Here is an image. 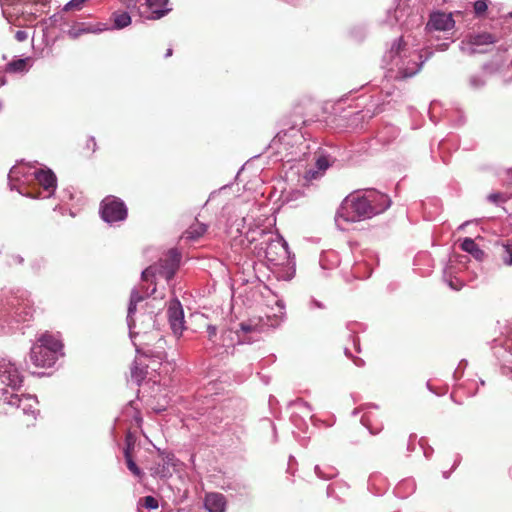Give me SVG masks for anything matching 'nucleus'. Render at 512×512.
I'll list each match as a JSON object with an SVG mask.
<instances>
[{
  "label": "nucleus",
  "mask_w": 512,
  "mask_h": 512,
  "mask_svg": "<svg viewBox=\"0 0 512 512\" xmlns=\"http://www.w3.org/2000/svg\"><path fill=\"white\" fill-rule=\"evenodd\" d=\"M497 37L488 32L470 34L467 36V43L474 47L473 52H484L482 46L492 45L497 42Z\"/></svg>",
  "instance_id": "obj_10"
},
{
  "label": "nucleus",
  "mask_w": 512,
  "mask_h": 512,
  "mask_svg": "<svg viewBox=\"0 0 512 512\" xmlns=\"http://www.w3.org/2000/svg\"><path fill=\"white\" fill-rule=\"evenodd\" d=\"M227 507L226 497L219 492H208L204 497V508L208 512H225Z\"/></svg>",
  "instance_id": "obj_9"
},
{
  "label": "nucleus",
  "mask_w": 512,
  "mask_h": 512,
  "mask_svg": "<svg viewBox=\"0 0 512 512\" xmlns=\"http://www.w3.org/2000/svg\"><path fill=\"white\" fill-rule=\"evenodd\" d=\"M141 501L142 505L148 510H155L159 507L158 501L153 496H145Z\"/></svg>",
  "instance_id": "obj_28"
},
{
  "label": "nucleus",
  "mask_w": 512,
  "mask_h": 512,
  "mask_svg": "<svg viewBox=\"0 0 512 512\" xmlns=\"http://www.w3.org/2000/svg\"><path fill=\"white\" fill-rule=\"evenodd\" d=\"M92 32L90 27L85 26L84 23L73 25L68 31L67 35L71 39H77L81 35Z\"/></svg>",
  "instance_id": "obj_19"
},
{
  "label": "nucleus",
  "mask_w": 512,
  "mask_h": 512,
  "mask_svg": "<svg viewBox=\"0 0 512 512\" xmlns=\"http://www.w3.org/2000/svg\"><path fill=\"white\" fill-rule=\"evenodd\" d=\"M38 410H30V412L27 414V416L20 415V413H16L15 420L17 424L21 428H30L35 426Z\"/></svg>",
  "instance_id": "obj_16"
},
{
  "label": "nucleus",
  "mask_w": 512,
  "mask_h": 512,
  "mask_svg": "<svg viewBox=\"0 0 512 512\" xmlns=\"http://www.w3.org/2000/svg\"><path fill=\"white\" fill-rule=\"evenodd\" d=\"M2 108V103L0 102V109Z\"/></svg>",
  "instance_id": "obj_43"
},
{
  "label": "nucleus",
  "mask_w": 512,
  "mask_h": 512,
  "mask_svg": "<svg viewBox=\"0 0 512 512\" xmlns=\"http://www.w3.org/2000/svg\"><path fill=\"white\" fill-rule=\"evenodd\" d=\"M240 327H241V330H242V331H244V332H249V331H251V327H250V326H248V325H246V324H244V323H241V324H240Z\"/></svg>",
  "instance_id": "obj_40"
},
{
  "label": "nucleus",
  "mask_w": 512,
  "mask_h": 512,
  "mask_svg": "<svg viewBox=\"0 0 512 512\" xmlns=\"http://www.w3.org/2000/svg\"><path fill=\"white\" fill-rule=\"evenodd\" d=\"M330 166L329 160L324 155H319L313 165L307 166L303 171L300 181L302 185H309L312 181L319 179Z\"/></svg>",
  "instance_id": "obj_6"
},
{
  "label": "nucleus",
  "mask_w": 512,
  "mask_h": 512,
  "mask_svg": "<svg viewBox=\"0 0 512 512\" xmlns=\"http://www.w3.org/2000/svg\"><path fill=\"white\" fill-rule=\"evenodd\" d=\"M167 4L168 0H146V6L151 12L148 18L156 20L166 15L170 11Z\"/></svg>",
  "instance_id": "obj_12"
},
{
  "label": "nucleus",
  "mask_w": 512,
  "mask_h": 512,
  "mask_svg": "<svg viewBox=\"0 0 512 512\" xmlns=\"http://www.w3.org/2000/svg\"><path fill=\"white\" fill-rule=\"evenodd\" d=\"M155 338H157L156 343L158 344V348L163 350V348H164L163 345L165 343L164 339L162 337H160L158 333H156Z\"/></svg>",
  "instance_id": "obj_38"
},
{
  "label": "nucleus",
  "mask_w": 512,
  "mask_h": 512,
  "mask_svg": "<svg viewBox=\"0 0 512 512\" xmlns=\"http://www.w3.org/2000/svg\"><path fill=\"white\" fill-rule=\"evenodd\" d=\"M152 476H159L161 478L167 477L169 474L168 469L164 464H156L155 466L150 467Z\"/></svg>",
  "instance_id": "obj_27"
},
{
  "label": "nucleus",
  "mask_w": 512,
  "mask_h": 512,
  "mask_svg": "<svg viewBox=\"0 0 512 512\" xmlns=\"http://www.w3.org/2000/svg\"><path fill=\"white\" fill-rule=\"evenodd\" d=\"M502 262L507 265H512V241H507L502 245V252L500 254Z\"/></svg>",
  "instance_id": "obj_21"
},
{
  "label": "nucleus",
  "mask_w": 512,
  "mask_h": 512,
  "mask_svg": "<svg viewBox=\"0 0 512 512\" xmlns=\"http://www.w3.org/2000/svg\"><path fill=\"white\" fill-rule=\"evenodd\" d=\"M127 8H135L138 0H120Z\"/></svg>",
  "instance_id": "obj_36"
},
{
  "label": "nucleus",
  "mask_w": 512,
  "mask_h": 512,
  "mask_svg": "<svg viewBox=\"0 0 512 512\" xmlns=\"http://www.w3.org/2000/svg\"><path fill=\"white\" fill-rule=\"evenodd\" d=\"M405 42L403 41L402 38L399 39V43H398V47H397V53L400 52L401 49H403V47L405 46Z\"/></svg>",
  "instance_id": "obj_39"
},
{
  "label": "nucleus",
  "mask_w": 512,
  "mask_h": 512,
  "mask_svg": "<svg viewBox=\"0 0 512 512\" xmlns=\"http://www.w3.org/2000/svg\"><path fill=\"white\" fill-rule=\"evenodd\" d=\"M35 179L45 190L54 189L56 186V177L50 170H39L35 172Z\"/></svg>",
  "instance_id": "obj_13"
},
{
  "label": "nucleus",
  "mask_w": 512,
  "mask_h": 512,
  "mask_svg": "<svg viewBox=\"0 0 512 512\" xmlns=\"http://www.w3.org/2000/svg\"><path fill=\"white\" fill-rule=\"evenodd\" d=\"M168 321L173 333L180 336L185 329L184 327V313L182 305L179 300L174 299L170 301L168 311Z\"/></svg>",
  "instance_id": "obj_7"
},
{
  "label": "nucleus",
  "mask_w": 512,
  "mask_h": 512,
  "mask_svg": "<svg viewBox=\"0 0 512 512\" xmlns=\"http://www.w3.org/2000/svg\"><path fill=\"white\" fill-rule=\"evenodd\" d=\"M462 250L470 253L477 260H482L485 256V253L479 246L475 243V241L471 238H465L461 244Z\"/></svg>",
  "instance_id": "obj_15"
},
{
  "label": "nucleus",
  "mask_w": 512,
  "mask_h": 512,
  "mask_svg": "<svg viewBox=\"0 0 512 512\" xmlns=\"http://www.w3.org/2000/svg\"><path fill=\"white\" fill-rule=\"evenodd\" d=\"M29 61L30 58L13 60L7 64L6 71L13 73L24 72Z\"/></svg>",
  "instance_id": "obj_17"
},
{
  "label": "nucleus",
  "mask_w": 512,
  "mask_h": 512,
  "mask_svg": "<svg viewBox=\"0 0 512 512\" xmlns=\"http://www.w3.org/2000/svg\"><path fill=\"white\" fill-rule=\"evenodd\" d=\"M87 146H88V148H90V147H91V148H92V151L94 152V151H95V148H96V141H95V139H94V138H92V137H91V138H89V139L87 140Z\"/></svg>",
  "instance_id": "obj_37"
},
{
  "label": "nucleus",
  "mask_w": 512,
  "mask_h": 512,
  "mask_svg": "<svg viewBox=\"0 0 512 512\" xmlns=\"http://www.w3.org/2000/svg\"><path fill=\"white\" fill-rule=\"evenodd\" d=\"M127 468L130 470V472L141 479L144 476V473L142 470L137 466V464L134 461L133 455L124 456Z\"/></svg>",
  "instance_id": "obj_23"
},
{
  "label": "nucleus",
  "mask_w": 512,
  "mask_h": 512,
  "mask_svg": "<svg viewBox=\"0 0 512 512\" xmlns=\"http://www.w3.org/2000/svg\"><path fill=\"white\" fill-rule=\"evenodd\" d=\"M30 410H38L36 408V401L32 397H24L22 403H19V409L16 413H20V415L27 416Z\"/></svg>",
  "instance_id": "obj_18"
},
{
  "label": "nucleus",
  "mask_w": 512,
  "mask_h": 512,
  "mask_svg": "<svg viewBox=\"0 0 512 512\" xmlns=\"http://www.w3.org/2000/svg\"><path fill=\"white\" fill-rule=\"evenodd\" d=\"M137 351L139 353H142L144 356L146 357H157L159 359L162 358V354L164 353L163 351H157V352H154L152 351L150 348H146V347H141V348H138Z\"/></svg>",
  "instance_id": "obj_29"
},
{
  "label": "nucleus",
  "mask_w": 512,
  "mask_h": 512,
  "mask_svg": "<svg viewBox=\"0 0 512 512\" xmlns=\"http://www.w3.org/2000/svg\"><path fill=\"white\" fill-rule=\"evenodd\" d=\"M63 343L55 335L45 332L31 347L30 360L38 368L53 366L62 353Z\"/></svg>",
  "instance_id": "obj_2"
},
{
  "label": "nucleus",
  "mask_w": 512,
  "mask_h": 512,
  "mask_svg": "<svg viewBox=\"0 0 512 512\" xmlns=\"http://www.w3.org/2000/svg\"><path fill=\"white\" fill-rule=\"evenodd\" d=\"M14 37L18 42H24L28 39L29 35L28 32L25 30H18L16 31Z\"/></svg>",
  "instance_id": "obj_32"
},
{
  "label": "nucleus",
  "mask_w": 512,
  "mask_h": 512,
  "mask_svg": "<svg viewBox=\"0 0 512 512\" xmlns=\"http://www.w3.org/2000/svg\"><path fill=\"white\" fill-rule=\"evenodd\" d=\"M181 258L182 255L177 249L172 248L168 250L165 256L159 260L158 264L149 266L142 272V279L144 281H152L156 275H160L167 281H170L180 266Z\"/></svg>",
  "instance_id": "obj_3"
},
{
  "label": "nucleus",
  "mask_w": 512,
  "mask_h": 512,
  "mask_svg": "<svg viewBox=\"0 0 512 512\" xmlns=\"http://www.w3.org/2000/svg\"><path fill=\"white\" fill-rule=\"evenodd\" d=\"M100 212L102 219L108 223L122 221L127 217V208L124 202L112 195L102 200Z\"/></svg>",
  "instance_id": "obj_5"
},
{
  "label": "nucleus",
  "mask_w": 512,
  "mask_h": 512,
  "mask_svg": "<svg viewBox=\"0 0 512 512\" xmlns=\"http://www.w3.org/2000/svg\"><path fill=\"white\" fill-rule=\"evenodd\" d=\"M173 54V49L172 48H168L167 51H166V54H165V58H168L170 56H172Z\"/></svg>",
  "instance_id": "obj_42"
},
{
  "label": "nucleus",
  "mask_w": 512,
  "mask_h": 512,
  "mask_svg": "<svg viewBox=\"0 0 512 512\" xmlns=\"http://www.w3.org/2000/svg\"><path fill=\"white\" fill-rule=\"evenodd\" d=\"M424 61H420V63L415 62V68H410L409 66L401 68L399 73L402 78H409L416 75L422 68Z\"/></svg>",
  "instance_id": "obj_25"
},
{
  "label": "nucleus",
  "mask_w": 512,
  "mask_h": 512,
  "mask_svg": "<svg viewBox=\"0 0 512 512\" xmlns=\"http://www.w3.org/2000/svg\"><path fill=\"white\" fill-rule=\"evenodd\" d=\"M488 199L493 203H497L503 199V195L501 193H492L488 196Z\"/></svg>",
  "instance_id": "obj_35"
},
{
  "label": "nucleus",
  "mask_w": 512,
  "mask_h": 512,
  "mask_svg": "<svg viewBox=\"0 0 512 512\" xmlns=\"http://www.w3.org/2000/svg\"><path fill=\"white\" fill-rule=\"evenodd\" d=\"M511 16H512V13H511Z\"/></svg>",
  "instance_id": "obj_44"
},
{
  "label": "nucleus",
  "mask_w": 512,
  "mask_h": 512,
  "mask_svg": "<svg viewBox=\"0 0 512 512\" xmlns=\"http://www.w3.org/2000/svg\"><path fill=\"white\" fill-rule=\"evenodd\" d=\"M146 368L140 367L137 362H134L131 367V378L139 385L146 377Z\"/></svg>",
  "instance_id": "obj_20"
},
{
  "label": "nucleus",
  "mask_w": 512,
  "mask_h": 512,
  "mask_svg": "<svg viewBox=\"0 0 512 512\" xmlns=\"http://www.w3.org/2000/svg\"><path fill=\"white\" fill-rule=\"evenodd\" d=\"M261 244H266L264 250L265 257L274 264H280L287 259V244L279 236H274L271 232L261 230Z\"/></svg>",
  "instance_id": "obj_4"
},
{
  "label": "nucleus",
  "mask_w": 512,
  "mask_h": 512,
  "mask_svg": "<svg viewBox=\"0 0 512 512\" xmlns=\"http://www.w3.org/2000/svg\"><path fill=\"white\" fill-rule=\"evenodd\" d=\"M390 204L388 196L369 192L363 195H350L344 199L337 211V221L358 222L385 211Z\"/></svg>",
  "instance_id": "obj_1"
},
{
  "label": "nucleus",
  "mask_w": 512,
  "mask_h": 512,
  "mask_svg": "<svg viewBox=\"0 0 512 512\" xmlns=\"http://www.w3.org/2000/svg\"><path fill=\"white\" fill-rule=\"evenodd\" d=\"M207 230L205 224L196 220L181 236V240L195 241L202 237Z\"/></svg>",
  "instance_id": "obj_14"
},
{
  "label": "nucleus",
  "mask_w": 512,
  "mask_h": 512,
  "mask_svg": "<svg viewBox=\"0 0 512 512\" xmlns=\"http://www.w3.org/2000/svg\"><path fill=\"white\" fill-rule=\"evenodd\" d=\"M131 23V17L128 13L122 12L114 14V25L116 28L122 29Z\"/></svg>",
  "instance_id": "obj_22"
},
{
  "label": "nucleus",
  "mask_w": 512,
  "mask_h": 512,
  "mask_svg": "<svg viewBox=\"0 0 512 512\" xmlns=\"http://www.w3.org/2000/svg\"><path fill=\"white\" fill-rule=\"evenodd\" d=\"M21 382L22 379L14 366L3 365L0 367V383L15 388L19 386Z\"/></svg>",
  "instance_id": "obj_11"
},
{
  "label": "nucleus",
  "mask_w": 512,
  "mask_h": 512,
  "mask_svg": "<svg viewBox=\"0 0 512 512\" xmlns=\"http://www.w3.org/2000/svg\"><path fill=\"white\" fill-rule=\"evenodd\" d=\"M23 399L24 397H19L16 394H12L6 398L7 404L16 407L17 410L19 409V403H22Z\"/></svg>",
  "instance_id": "obj_31"
},
{
  "label": "nucleus",
  "mask_w": 512,
  "mask_h": 512,
  "mask_svg": "<svg viewBox=\"0 0 512 512\" xmlns=\"http://www.w3.org/2000/svg\"><path fill=\"white\" fill-rule=\"evenodd\" d=\"M143 300V296L138 291H132L130 296V304L128 307V317L132 319V315L136 310V305Z\"/></svg>",
  "instance_id": "obj_24"
},
{
  "label": "nucleus",
  "mask_w": 512,
  "mask_h": 512,
  "mask_svg": "<svg viewBox=\"0 0 512 512\" xmlns=\"http://www.w3.org/2000/svg\"><path fill=\"white\" fill-rule=\"evenodd\" d=\"M24 263V259L20 255L13 254L10 256L9 265H21Z\"/></svg>",
  "instance_id": "obj_33"
},
{
  "label": "nucleus",
  "mask_w": 512,
  "mask_h": 512,
  "mask_svg": "<svg viewBox=\"0 0 512 512\" xmlns=\"http://www.w3.org/2000/svg\"><path fill=\"white\" fill-rule=\"evenodd\" d=\"M281 140H282V136H281L280 134H278V135L274 138V140H273V144H274V145H276V144H277V142H281Z\"/></svg>",
  "instance_id": "obj_41"
},
{
  "label": "nucleus",
  "mask_w": 512,
  "mask_h": 512,
  "mask_svg": "<svg viewBox=\"0 0 512 512\" xmlns=\"http://www.w3.org/2000/svg\"><path fill=\"white\" fill-rule=\"evenodd\" d=\"M455 21L452 14L444 12H434L430 15V19L426 25L428 31H447L454 28Z\"/></svg>",
  "instance_id": "obj_8"
},
{
  "label": "nucleus",
  "mask_w": 512,
  "mask_h": 512,
  "mask_svg": "<svg viewBox=\"0 0 512 512\" xmlns=\"http://www.w3.org/2000/svg\"><path fill=\"white\" fill-rule=\"evenodd\" d=\"M207 332H208V338L209 340L213 341L214 338L216 337L217 335V328L216 326H213V325H208L207 327Z\"/></svg>",
  "instance_id": "obj_34"
},
{
  "label": "nucleus",
  "mask_w": 512,
  "mask_h": 512,
  "mask_svg": "<svg viewBox=\"0 0 512 512\" xmlns=\"http://www.w3.org/2000/svg\"><path fill=\"white\" fill-rule=\"evenodd\" d=\"M486 0H478L474 3V10L477 15L483 14L487 10Z\"/></svg>",
  "instance_id": "obj_30"
},
{
  "label": "nucleus",
  "mask_w": 512,
  "mask_h": 512,
  "mask_svg": "<svg viewBox=\"0 0 512 512\" xmlns=\"http://www.w3.org/2000/svg\"><path fill=\"white\" fill-rule=\"evenodd\" d=\"M135 444L136 437L131 432H128L125 437L124 456L133 455Z\"/></svg>",
  "instance_id": "obj_26"
}]
</instances>
